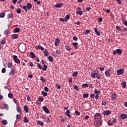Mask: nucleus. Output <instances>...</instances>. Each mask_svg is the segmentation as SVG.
<instances>
[{
	"label": "nucleus",
	"instance_id": "obj_28",
	"mask_svg": "<svg viewBox=\"0 0 127 127\" xmlns=\"http://www.w3.org/2000/svg\"><path fill=\"white\" fill-rule=\"evenodd\" d=\"M98 73H92L90 74V76H91L92 78H96V75L97 74H98Z\"/></svg>",
	"mask_w": 127,
	"mask_h": 127
},
{
	"label": "nucleus",
	"instance_id": "obj_57",
	"mask_svg": "<svg viewBox=\"0 0 127 127\" xmlns=\"http://www.w3.org/2000/svg\"><path fill=\"white\" fill-rule=\"evenodd\" d=\"M75 115H76V116H79L80 115V113L79 112L77 111H75Z\"/></svg>",
	"mask_w": 127,
	"mask_h": 127
},
{
	"label": "nucleus",
	"instance_id": "obj_38",
	"mask_svg": "<svg viewBox=\"0 0 127 127\" xmlns=\"http://www.w3.org/2000/svg\"><path fill=\"white\" fill-rule=\"evenodd\" d=\"M16 119L17 120H20V119H21V117L19 114H17L16 115Z\"/></svg>",
	"mask_w": 127,
	"mask_h": 127
},
{
	"label": "nucleus",
	"instance_id": "obj_14",
	"mask_svg": "<svg viewBox=\"0 0 127 127\" xmlns=\"http://www.w3.org/2000/svg\"><path fill=\"white\" fill-rule=\"evenodd\" d=\"M70 114V111L69 110H66L65 112V115L66 117H67L68 118L70 119L71 118V116Z\"/></svg>",
	"mask_w": 127,
	"mask_h": 127
},
{
	"label": "nucleus",
	"instance_id": "obj_2",
	"mask_svg": "<svg viewBox=\"0 0 127 127\" xmlns=\"http://www.w3.org/2000/svg\"><path fill=\"white\" fill-rule=\"evenodd\" d=\"M94 121L96 120H102V114L100 113H96L94 115Z\"/></svg>",
	"mask_w": 127,
	"mask_h": 127
},
{
	"label": "nucleus",
	"instance_id": "obj_48",
	"mask_svg": "<svg viewBox=\"0 0 127 127\" xmlns=\"http://www.w3.org/2000/svg\"><path fill=\"white\" fill-rule=\"evenodd\" d=\"M5 41L4 40H1V41L0 42V43H1V44L2 45H3L5 44Z\"/></svg>",
	"mask_w": 127,
	"mask_h": 127
},
{
	"label": "nucleus",
	"instance_id": "obj_19",
	"mask_svg": "<svg viewBox=\"0 0 127 127\" xmlns=\"http://www.w3.org/2000/svg\"><path fill=\"white\" fill-rule=\"evenodd\" d=\"M35 49L36 50L40 49L42 51L44 50V48L43 47H42V46H40V45H38L35 47Z\"/></svg>",
	"mask_w": 127,
	"mask_h": 127
},
{
	"label": "nucleus",
	"instance_id": "obj_31",
	"mask_svg": "<svg viewBox=\"0 0 127 127\" xmlns=\"http://www.w3.org/2000/svg\"><path fill=\"white\" fill-rule=\"evenodd\" d=\"M95 77L97 78V79L100 80L102 77V76H101L99 73H97L96 75H95Z\"/></svg>",
	"mask_w": 127,
	"mask_h": 127
},
{
	"label": "nucleus",
	"instance_id": "obj_41",
	"mask_svg": "<svg viewBox=\"0 0 127 127\" xmlns=\"http://www.w3.org/2000/svg\"><path fill=\"white\" fill-rule=\"evenodd\" d=\"M70 18V16L69 14H66L65 17H64V19H66V20H68Z\"/></svg>",
	"mask_w": 127,
	"mask_h": 127
},
{
	"label": "nucleus",
	"instance_id": "obj_11",
	"mask_svg": "<svg viewBox=\"0 0 127 127\" xmlns=\"http://www.w3.org/2000/svg\"><path fill=\"white\" fill-rule=\"evenodd\" d=\"M76 14H78L79 15H82V11L81 10L80 7H77V10L76 11Z\"/></svg>",
	"mask_w": 127,
	"mask_h": 127
},
{
	"label": "nucleus",
	"instance_id": "obj_8",
	"mask_svg": "<svg viewBox=\"0 0 127 127\" xmlns=\"http://www.w3.org/2000/svg\"><path fill=\"white\" fill-rule=\"evenodd\" d=\"M15 72V69L13 68H11L10 72H9V76H12Z\"/></svg>",
	"mask_w": 127,
	"mask_h": 127
},
{
	"label": "nucleus",
	"instance_id": "obj_51",
	"mask_svg": "<svg viewBox=\"0 0 127 127\" xmlns=\"http://www.w3.org/2000/svg\"><path fill=\"white\" fill-rule=\"evenodd\" d=\"M8 33H9L8 30H5V31H4L3 33H4V35H8Z\"/></svg>",
	"mask_w": 127,
	"mask_h": 127
},
{
	"label": "nucleus",
	"instance_id": "obj_5",
	"mask_svg": "<svg viewBox=\"0 0 127 127\" xmlns=\"http://www.w3.org/2000/svg\"><path fill=\"white\" fill-rule=\"evenodd\" d=\"M125 69H118L117 71H116V73H117V75L118 76L124 74Z\"/></svg>",
	"mask_w": 127,
	"mask_h": 127
},
{
	"label": "nucleus",
	"instance_id": "obj_37",
	"mask_svg": "<svg viewBox=\"0 0 127 127\" xmlns=\"http://www.w3.org/2000/svg\"><path fill=\"white\" fill-rule=\"evenodd\" d=\"M30 55H31V58H34L35 57V54H34V52H31L30 53Z\"/></svg>",
	"mask_w": 127,
	"mask_h": 127
},
{
	"label": "nucleus",
	"instance_id": "obj_36",
	"mask_svg": "<svg viewBox=\"0 0 127 127\" xmlns=\"http://www.w3.org/2000/svg\"><path fill=\"white\" fill-rule=\"evenodd\" d=\"M65 49L66 50H68V51L71 50V48H70L68 45H65Z\"/></svg>",
	"mask_w": 127,
	"mask_h": 127
},
{
	"label": "nucleus",
	"instance_id": "obj_44",
	"mask_svg": "<svg viewBox=\"0 0 127 127\" xmlns=\"http://www.w3.org/2000/svg\"><path fill=\"white\" fill-rule=\"evenodd\" d=\"M42 94L43 96H47L48 95V93L47 92H44V91H42Z\"/></svg>",
	"mask_w": 127,
	"mask_h": 127
},
{
	"label": "nucleus",
	"instance_id": "obj_3",
	"mask_svg": "<svg viewBox=\"0 0 127 127\" xmlns=\"http://www.w3.org/2000/svg\"><path fill=\"white\" fill-rule=\"evenodd\" d=\"M18 50L21 53H24L26 50V47L25 45H20L18 47Z\"/></svg>",
	"mask_w": 127,
	"mask_h": 127
},
{
	"label": "nucleus",
	"instance_id": "obj_25",
	"mask_svg": "<svg viewBox=\"0 0 127 127\" xmlns=\"http://www.w3.org/2000/svg\"><path fill=\"white\" fill-rule=\"evenodd\" d=\"M94 32H95L96 34H97L98 36H100V33L97 30V28H94Z\"/></svg>",
	"mask_w": 127,
	"mask_h": 127
},
{
	"label": "nucleus",
	"instance_id": "obj_20",
	"mask_svg": "<svg viewBox=\"0 0 127 127\" xmlns=\"http://www.w3.org/2000/svg\"><path fill=\"white\" fill-rule=\"evenodd\" d=\"M45 56L46 57H49V52L47 51V49H45L43 53Z\"/></svg>",
	"mask_w": 127,
	"mask_h": 127
},
{
	"label": "nucleus",
	"instance_id": "obj_17",
	"mask_svg": "<svg viewBox=\"0 0 127 127\" xmlns=\"http://www.w3.org/2000/svg\"><path fill=\"white\" fill-rule=\"evenodd\" d=\"M72 45L75 48V49H78V43L77 42L72 43Z\"/></svg>",
	"mask_w": 127,
	"mask_h": 127
},
{
	"label": "nucleus",
	"instance_id": "obj_15",
	"mask_svg": "<svg viewBox=\"0 0 127 127\" xmlns=\"http://www.w3.org/2000/svg\"><path fill=\"white\" fill-rule=\"evenodd\" d=\"M11 38H12V39H17L18 38V34H14L11 36Z\"/></svg>",
	"mask_w": 127,
	"mask_h": 127
},
{
	"label": "nucleus",
	"instance_id": "obj_22",
	"mask_svg": "<svg viewBox=\"0 0 127 127\" xmlns=\"http://www.w3.org/2000/svg\"><path fill=\"white\" fill-rule=\"evenodd\" d=\"M24 111L27 113H28V107L27 105L24 106Z\"/></svg>",
	"mask_w": 127,
	"mask_h": 127
},
{
	"label": "nucleus",
	"instance_id": "obj_56",
	"mask_svg": "<svg viewBox=\"0 0 127 127\" xmlns=\"http://www.w3.org/2000/svg\"><path fill=\"white\" fill-rule=\"evenodd\" d=\"M5 15V14L4 13H2L0 14V17L3 18V17H4Z\"/></svg>",
	"mask_w": 127,
	"mask_h": 127
},
{
	"label": "nucleus",
	"instance_id": "obj_52",
	"mask_svg": "<svg viewBox=\"0 0 127 127\" xmlns=\"http://www.w3.org/2000/svg\"><path fill=\"white\" fill-rule=\"evenodd\" d=\"M16 12L17 14H20L21 12V10L20 8L17 9Z\"/></svg>",
	"mask_w": 127,
	"mask_h": 127
},
{
	"label": "nucleus",
	"instance_id": "obj_45",
	"mask_svg": "<svg viewBox=\"0 0 127 127\" xmlns=\"http://www.w3.org/2000/svg\"><path fill=\"white\" fill-rule=\"evenodd\" d=\"M116 29H117V30H118V31H122L120 26H116Z\"/></svg>",
	"mask_w": 127,
	"mask_h": 127
},
{
	"label": "nucleus",
	"instance_id": "obj_12",
	"mask_svg": "<svg viewBox=\"0 0 127 127\" xmlns=\"http://www.w3.org/2000/svg\"><path fill=\"white\" fill-rule=\"evenodd\" d=\"M105 76H106V77H110V69H108V70L105 71Z\"/></svg>",
	"mask_w": 127,
	"mask_h": 127
},
{
	"label": "nucleus",
	"instance_id": "obj_24",
	"mask_svg": "<svg viewBox=\"0 0 127 127\" xmlns=\"http://www.w3.org/2000/svg\"><path fill=\"white\" fill-rule=\"evenodd\" d=\"M21 108H20L19 107H18V105L16 106V111L17 112H18V113H20L21 112Z\"/></svg>",
	"mask_w": 127,
	"mask_h": 127
},
{
	"label": "nucleus",
	"instance_id": "obj_58",
	"mask_svg": "<svg viewBox=\"0 0 127 127\" xmlns=\"http://www.w3.org/2000/svg\"><path fill=\"white\" fill-rule=\"evenodd\" d=\"M44 91L46 92H49V88H48V87L45 86L44 88Z\"/></svg>",
	"mask_w": 127,
	"mask_h": 127
},
{
	"label": "nucleus",
	"instance_id": "obj_32",
	"mask_svg": "<svg viewBox=\"0 0 127 127\" xmlns=\"http://www.w3.org/2000/svg\"><path fill=\"white\" fill-rule=\"evenodd\" d=\"M1 124L3 125H6L7 124H8V122L6 120H4L1 121Z\"/></svg>",
	"mask_w": 127,
	"mask_h": 127
},
{
	"label": "nucleus",
	"instance_id": "obj_55",
	"mask_svg": "<svg viewBox=\"0 0 127 127\" xmlns=\"http://www.w3.org/2000/svg\"><path fill=\"white\" fill-rule=\"evenodd\" d=\"M40 80L42 81L43 82H45V79L43 76L40 77Z\"/></svg>",
	"mask_w": 127,
	"mask_h": 127
},
{
	"label": "nucleus",
	"instance_id": "obj_61",
	"mask_svg": "<svg viewBox=\"0 0 127 127\" xmlns=\"http://www.w3.org/2000/svg\"><path fill=\"white\" fill-rule=\"evenodd\" d=\"M74 89L76 91H79V88L77 85H75V86H74Z\"/></svg>",
	"mask_w": 127,
	"mask_h": 127
},
{
	"label": "nucleus",
	"instance_id": "obj_23",
	"mask_svg": "<svg viewBox=\"0 0 127 127\" xmlns=\"http://www.w3.org/2000/svg\"><path fill=\"white\" fill-rule=\"evenodd\" d=\"M112 99L113 100H116L117 98V94L116 93H114L112 95Z\"/></svg>",
	"mask_w": 127,
	"mask_h": 127
},
{
	"label": "nucleus",
	"instance_id": "obj_4",
	"mask_svg": "<svg viewBox=\"0 0 127 127\" xmlns=\"http://www.w3.org/2000/svg\"><path fill=\"white\" fill-rule=\"evenodd\" d=\"M13 60H14L15 63L19 64L21 63L20 60L18 59L17 56L14 55L13 56Z\"/></svg>",
	"mask_w": 127,
	"mask_h": 127
},
{
	"label": "nucleus",
	"instance_id": "obj_50",
	"mask_svg": "<svg viewBox=\"0 0 127 127\" xmlns=\"http://www.w3.org/2000/svg\"><path fill=\"white\" fill-rule=\"evenodd\" d=\"M94 94H98L99 93H101V91H97V89H95V90H94Z\"/></svg>",
	"mask_w": 127,
	"mask_h": 127
},
{
	"label": "nucleus",
	"instance_id": "obj_35",
	"mask_svg": "<svg viewBox=\"0 0 127 127\" xmlns=\"http://www.w3.org/2000/svg\"><path fill=\"white\" fill-rule=\"evenodd\" d=\"M47 68H48V66L46 64H44V67H42V70H44V71H46L47 70Z\"/></svg>",
	"mask_w": 127,
	"mask_h": 127
},
{
	"label": "nucleus",
	"instance_id": "obj_10",
	"mask_svg": "<svg viewBox=\"0 0 127 127\" xmlns=\"http://www.w3.org/2000/svg\"><path fill=\"white\" fill-rule=\"evenodd\" d=\"M63 6H64V3H58L56 4L55 6V7L56 8H61Z\"/></svg>",
	"mask_w": 127,
	"mask_h": 127
},
{
	"label": "nucleus",
	"instance_id": "obj_26",
	"mask_svg": "<svg viewBox=\"0 0 127 127\" xmlns=\"http://www.w3.org/2000/svg\"><path fill=\"white\" fill-rule=\"evenodd\" d=\"M3 107L4 109H5V110H8L9 107H8V105L6 104H3Z\"/></svg>",
	"mask_w": 127,
	"mask_h": 127
},
{
	"label": "nucleus",
	"instance_id": "obj_33",
	"mask_svg": "<svg viewBox=\"0 0 127 127\" xmlns=\"http://www.w3.org/2000/svg\"><path fill=\"white\" fill-rule=\"evenodd\" d=\"M78 74V71H75L73 72V74H72V76L73 77H76Z\"/></svg>",
	"mask_w": 127,
	"mask_h": 127
},
{
	"label": "nucleus",
	"instance_id": "obj_60",
	"mask_svg": "<svg viewBox=\"0 0 127 127\" xmlns=\"http://www.w3.org/2000/svg\"><path fill=\"white\" fill-rule=\"evenodd\" d=\"M103 11H105L107 13H110L111 11L109 9H105L104 8L103 9Z\"/></svg>",
	"mask_w": 127,
	"mask_h": 127
},
{
	"label": "nucleus",
	"instance_id": "obj_13",
	"mask_svg": "<svg viewBox=\"0 0 127 127\" xmlns=\"http://www.w3.org/2000/svg\"><path fill=\"white\" fill-rule=\"evenodd\" d=\"M60 43V40L59 38L56 39L55 42V46H58L59 44Z\"/></svg>",
	"mask_w": 127,
	"mask_h": 127
},
{
	"label": "nucleus",
	"instance_id": "obj_59",
	"mask_svg": "<svg viewBox=\"0 0 127 127\" xmlns=\"http://www.w3.org/2000/svg\"><path fill=\"white\" fill-rule=\"evenodd\" d=\"M111 121V120L108 121V125L110 126H111L112 125L114 124L113 122L110 123Z\"/></svg>",
	"mask_w": 127,
	"mask_h": 127
},
{
	"label": "nucleus",
	"instance_id": "obj_42",
	"mask_svg": "<svg viewBox=\"0 0 127 127\" xmlns=\"http://www.w3.org/2000/svg\"><path fill=\"white\" fill-rule=\"evenodd\" d=\"M22 8H23L24 10H25V11L26 12H27V7H26V6L25 5H24V6H22V7H21Z\"/></svg>",
	"mask_w": 127,
	"mask_h": 127
},
{
	"label": "nucleus",
	"instance_id": "obj_6",
	"mask_svg": "<svg viewBox=\"0 0 127 127\" xmlns=\"http://www.w3.org/2000/svg\"><path fill=\"white\" fill-rule=\"evenodd\" d=\"M102 114L104 116H108L111 114V111L110 110L105 111L102 112Z\"/></svg>",
	"mask_w": 127,
	"mask_h": 127
},
{
	"label": "nucleus",
	"instance_id": "obj_43",
	"mask_svg": "<svg viewBox=\"0 0 127 127\" xmlns=\"http://www.w3.org/2000/svg\"><path fill=\"white\" fill-rule=\"evenodd\" d=\"M8 97L10 99H12V98L13 97V96L12 93H9L8 95Z\"/></svg>",
	"mask_w": 127,
	"mask_h": 127
},
{
	"label": "nucleus",
	"instance_id": "obj_54",
	"mask_svg": "<svg viewBox=\"0 0 127 127\" xmlns=\"http://www.w3.org/2000/svg\"><path fill=\"white\" fill-rule=\"evenodd\" d=\"M59 20H60L61 21H62V22H66V21H67V19H64L63 18H60L59 19Z\"/></svg>",
	"mask_w": 127,
	"mask_h": 127
},
{
	"label": "nucleus",
	"instance_id": "obj_63",
	"mask_svg": "<svg viewBox=\"0 0 127 127\" xmlns=\"http://www.w3.org/2000/svg\"><path fill=\"white\" fill-rule=\"evenodd\" d=\"M6 71V69H5V68H2V69H1V73H5V71Z\"/></svg>",
	"mask_w": 127,
	"mask_h": 127
},
{
	"label": "nucleus",
	"instance_id": "obj_7",
	"mask_svg": "<svg viewBox=\"0 0 127 127\" xmlns=\"http://www.w3.org/2000/svg\"><path fill=\"white\" fill-rule=\"evenodd\" d=\"M42 110L46 114H50V111L46 106L43 107Z\"/></svg>",
	"mask_w": 127,
	"mask_h": 127
},
{
	"label": "nucleus",
	"instance_id": "obj_30",
	"mask_svg": "<svg viewBox=\"0 0 127 127\" xmlns=\"http://www.w3.org/2000/svg\"><path fill=\"white\" fill-rule=\"evenodd\" d=\"M48 60L49 61L52 62L53 61V58L51 56H49V57H48Z\"/></svg>",
	"mask_w": 127,
	"mask_h": 127
},
{
	"label": "nucleus",
	"instance_id": "obj_1",
	"mask_svg": "<svg viewBox=\"0 0 127 127\" xmlns=\"http://www.w3.org/2000/svg\"><path fill=\"white\" fill-rule=\"evenodd\" d=\"M94 125L96 127H100L103 125V121L102 120H94Z\"/></svg>",
	"mask_w": 127,
	"mask_h": 127
},
{
	"label": "nucleus",
	"instance_id": "obj_40",
	"mask_svg": "<svg viewBox=\"0 0 127 127\" xmlns=\"http://www.w3.org/2000/svg\"><path fill=\"white\" fill-rule=\"evenodd\" d=\"M90 32V31L89 30H85L84 34L85 35H87L88 34H89Z\"/></svg>",
	"mask_w": 127,
	"mask_h": 127
},
{
	"label": "nucleus",
	"instance_id": "obj_34",
	"mask_svg": "<svg viewBox=\"0 0 127 127\" xmlns=\"http://www.w3.org/2000/svg\"><path fill=\"white\" fill-rule=\"evenodd\" d=\"M82 88H85L89 87V84H88L87 83L82 84Z\"/></svg>",
	"mask_w": 127,
	"mask_h": 127
},
{
	"label": "nucleus",
	"instance_id": "obj_27",
	"mask_svg": "<svg viewBox=\"0 0 127 127\" xmlns=\"http://www.w3.org/2000/svg\"><path fill=\"white\" fill-rule=\"evenodd\" d=\"M12 16H13V14L12 13L7 14V19H9L10 18H12Z\"/></svg>",
	"mask_w": 127,
	"mask_h": 127
},
{
	"label": "nucleus",
	"instance_id": "obj_62",
	"mask_svg": "<svg viewBox=\"0 0 127 127\" xmlns=\"http://www.w3.org/2000/svg\"><path fill=\"white\" fill-rule=\"evenodd\" d=\"M103 21V18L102 17H100L98 18V22H101Z\"/></svg>",
	"mask_w": 127,
	"mask_h": 127
},
{
	"label": "nucleus",
	"instance_id": "obj_18",
	"mask_svg": "<svg viewBox=\"0 0 127 127\" xmlns=\"http://www.w3.org/2000/svg\"><path fill=\"white\" fill-rule=\"evenodd\" d=\"M31 8H32V4H31V3H27V8L28 9V10H30Z\"/></svg>",
	"mask_w": 127,
	"mask_h": 127
},
{
	"label": "nucleus",
	"instance_id": "obj_29",
	"mask_svg": "<svg viewBox=\"0 0 127 127\" xmlns=\"http://www.w3.org/2000/svg\"><path fill=\"white\" fill-rule=\"evenodd\" d=\"M37 124L38 125H40L41 127H43L44 126V123L43 122L41 121H38V122H37Z\"/></svg>",
	"mask_w": 127,
	"mask_h": 127
},
{
	"label": "nucleus",
	"instance_id": "obj_53",
	"mask_svg": "<svg viewBox=\"0 0 127 127\" xmlns=\"http://www.w3.org/2000/svg\"><path fill=\"white\" fill-rule=\"evenodd\" d=\"M88 97V94L85 93L83 94V97L84 98V99H86Z\"/></svg>",
	"mask_w": 127,
	"mask_h": 127
},
{
	"label": "nucleus",
	"instance_id": "obj_49",
	"mask_svg": "<svg viewBox=\"0 0 127 127\" xmlns=\"http://www.w3.org/2000/svg\"><path fill=\"white\" fill-rule=\"evenodd\" d=\"M24 122H25V123H29V121L28 120V119H27L26 117H25V118H24Z\"/></svg>",
	"mask_w": 127,
	"mask_h": 127
},
{
	"label": "nucleus",
	"instance_id": "obj_9",
	"mask_svg": "<svg viewBox=\"0 0 127 127\" xmlns=\"http://www.w3.org/2000/svg\"><path fill=\"white\" fill-rule=\"evenodd\" d=\"M120 118L123 120H125L126 119H127V115L126 114H122L121 115H120Z\"/></svg>",
	"mask_w": 127,
	"mask_h": 127
},
{
	"label": "nucleus",
	"instance_id": "obj_46",
	"mask_svg": "<svg viewBox=\"0 0 127 127\" xmlns=\"http://www.w3.org/2000/svg\"><path fill=\"white\" fill-rule=\"evenodd\" d=\"M12 66V64L11 63H8V64H7V67L8 68H11Z\"/></svg>",
	"mask_w": 127,
	"mask_h": 127
},
{
	"label": "nucleus",
	"instance_id": "obj_47",
	"mask_svg": "<svg viewBox=\"0 0 127 127\" xmlns=\"http://www.w3.org/2000/svg\"><path fill=\"white\" fill-rule=\"evenodd\" d=\"M37 66H38V67L39 68V69H42V66L41 64L40 63L37 64Z\"/></svg>",
	"mask_w": 127,
	"mask_h": 127
},
{
	"label": "nucleus",
	"instance_id": "obj_16",
	"mask_svg": "<svg viewBox=\"0 0 127 127\" xmlns=\"http://www.w3.org/2000/svg\"><path fill=\"white\" fill-rule=\"evenodd\" d=\"M21 29L19 28H16L13 30V33H20Z\"/></svg>",
	"mask_w": 127,
	"mask_h": 127
},
{
	"label": "nucleus",
	"instance_id": "obj_39",
	"mask_svg": "<svg viewBox=\"0 0 127 127\" xmlns=\"http://www.w3.org/2000/svg\"><path fill=\"white\" fill-rule=\"evenodd\" d=\"M122 85H123V87L124 88H126L127 84H126V81H123V83H122Z\"/></svg>",
	"mask_w": 127,
	"mask_h": 127
},
{
	"label": "nucleus",
	"instance_id": "obj_21",
	"mask_svg": "<svg viewBox=\"0 0 127 127\" xmlns=\"http://www.w3.org/2000/svg\"><path fill=\"white\" fill-rule=\"evenodd\" d=\"M116 51L117 53V54L119 55H121L122 54V53H123V51H122L121 49H116Z\"/></svg>",
	"mask_w": 127,
	"mask_h": 127
},
{
	"label": "nucleus",
	"instance_id": "obj_64",
	"mask_svg": "<svg viewBox=\"0 0 127 127\" xmlns=\"http://www.w3.org/2000/svg\"><path fill=\"white\" fill-rule=\"evenodd\" d=\"M73 40L76 41L78 40V38L76 36H74L73 37Z\"/></svg>",
	"mask_w": 127,
	"mask_h": 127
}]
</instances>
